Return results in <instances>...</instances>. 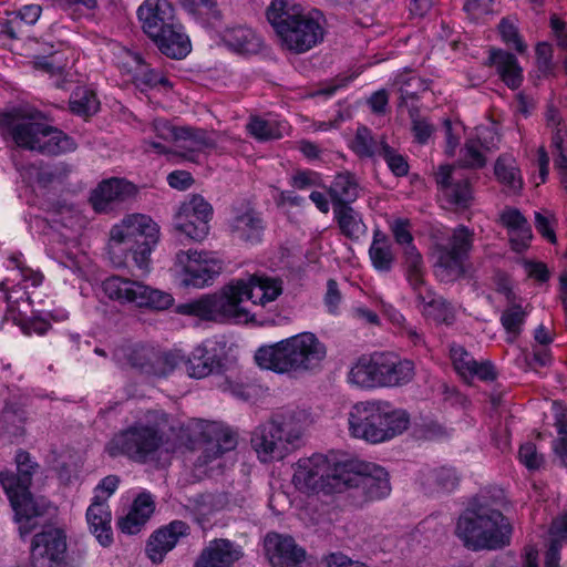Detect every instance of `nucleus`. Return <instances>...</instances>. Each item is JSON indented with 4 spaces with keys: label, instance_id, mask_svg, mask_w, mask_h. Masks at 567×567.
I'll return each mask as SVG.
<instances>
[{
    "label": "nucleus",
    "instance_id": "f257e3e1",
    "mask_svg": "<svg viewBox=\"0 0 567 567\" xmlns=\"http://www.w3.org/2000/svg\"><path fill=\"white\" fill-rule=\"evenodd\" d=\"M284 291L282 280L276 277L252 275L237 279L218 292L206 295L177 306V312L204 320L248 323L254 316L243 306L245 299L265 307L275 301Z\"/></svg>",
    "mask_w": 567,
    "mask_h": 567
},
{
    "label": "nucleus",
    "instance_id": "f03ea898",
    "mask_svg": "<svg viewBox=\"0 0 567 567\" xmlns=\"http://www.w3.org/2000/svg\"><path fill=\"white\" fill-rule=\"evenodd\" d=\"M18 474L10 471L0 473V485L3 488L13 511V522L21 537H27L38 527H47L54 516L55 507L43 496H34L29 491L37 464L29 453L19 451L16 455Z\"/></svg>",
    "mask_w": 567,
    "mask_h": 567
},
{
    "label": "nucleus",
    "instance_id": "7ed1b4c3",
    "mask_svg": "<svg viewBox=\"0 0 567 567\" xmlns=\"http://www.w3.org/2000/svg\"><path fill=\"white\" fill-rule=\"evenodd\" d=\"M266 14L290 51L303 53L323 40L326 19L320 10L306 9L290 0H271Z\"/></svg>",
    "mask_w": 567,
    "mask_h": 567
},
{
    "label": "nucleus",
    "instance_id": "20e7f679",
    "mask_svg": "<svg viewBox=\"0 0 567 567\" xmlns=\"http://www.w3.org/2000/svg\"><path fill=\"white\" fill-rule=\"evenodd\" d=\"M410 425V413L389 401L357 402L348 412L349 434L370 444L390 442L405 433Z\"/></svg>",
    "mask_w": 567,
    "mask_h": 567
},
{
    "label": "nucleus",
    "instance_id": "39448f33",
    "mask_svg": "<svg viewBox=\"0 0 567 567\" xmlns=\"http://www.w3.org/2000/svg\"><path fill=\"white\" fill-rule=\"evenodd\" d=\"M327 346L317 334L303 331L260 347L255 354L256 363L266 370L285 374L318 369L327 358Z\"/></svg>",
    "mask_w": 567,
    "mask_h": 567
},
{
    "label": "nucleus",
    "instance_id": "423d86ee",
    "mask_svg": "<svg viewBox=\"0 0 567 567\" xmlns=\"http://www.w3.org/2000/svg\"><path fill=\"white\" fill-rule=\"evenodd\" d=\"M109 455L126 456L141 464H164L171 455L181 453L182 441L178 443L165 439L157 424L151 420H138L116 433L106 444Z\"/></svg>",
    "mask_w": 567,
    "mask_h": 567
},
{
    "label": "nucleus",
    "instance_id": "0eeeda50",
    "mask_svg": "<svg viewBox=\"0 0 567 567\" xmlns=\"http://www.w3.org/2000/svg\"><path fill=\"white\" fill-rule=\"evenodd\" d=\"M508 518L484 499H477L457 518L455 535L471 550H497L511 544Z\"/></svg>",
    "mask_w": 567,
    "mask_h": 567
},
{
    "label": "nucleus",
    "instance_id": "6e6552de",
    "mask_svg": "<svg viewBox=\"0 0 567 567\" xmlns=\"http://www.w3.org/2000/svg\"><path fill=\"white\" fill-rule=\"evenodd\" d=\"M143 148L146 153L175 156L198 162L200 156L216 146L213 134L198 128L177 127L167 120L155 118L142 128Z\"/></svg>",
    "mask_w": 567,
    "mask_h": 567
},
{
    "label": "nucleus",
    "instance_id": "1a4fd4ad",
    "mask_svg": "<svg viewBox=\"0 0 567 567\" xmlns=\"http://www.w3.org/2000/svg\"><path fill=\"white\" fill-rule=\"evenodd\" d=\"M177 440L182 441L181 454L200 450L194 464L198 476L208 474L215 462L220 465V456L237 446V436L227 425L197 419L181 427Z\"/></svg>",
    "mask_w": 567,
    "mask_h": 567
},
{
    "label": "nucleus",
    "instance_id": "9d476101",
    "mask_svg": "<svg viewBox=\"0 0 567 567\" xmlns=\"http://www.w3.org/2000/svg\"><path fill=\"white\" fill-rule=\"evenodd\" d=\"M343 491H348V497L354 506L362 507L390 495L389 474L377 464L344 461Z\"/></svg>",
    "mask_w": 567,
    "mask_h": 567
},
{
    "label": "nucleus",
    "instance_id": "9b49d317",
    "mask_svg": "<svg viewBox=\"0 0 567 567\" xmlns=\"http://www.w3.org/2000/svg\"><path fill=\"white\" fill-rule=\"evenodd\" d=\"M344 462L323 454L300 458L293 465L292 484L305 494L341 493Z\"/></svg>",
    "mask_w": 567,
    "mask_h": 567
},
{
    "label": "nucleus",
    "instance_id": "f8f14e48",
    "mask_svg": "<svg viewBox=\"0 0 567 567\" xmlns=\"http://www.w3.org/2000/svg\"><path fill=\"white\" fill-rule=\"evenodd\" d=\"M301 436L302 430L296 423L270 420L252 431L250 444L259 462L269 464L287 457Z\"/></svg>",
    "mask_w": 567,
    "mask_h": 567
},
{
    "label": "nucleus",
    "instance_id": "ddd939ff",
    "mask_svg": "<svg viewBox=\"0 0 567 567\" xmlns=\"http://www.w3.org/2000/svg\"><path fill=\"white\" fill-rule=\"evenodd\" d=\"M102 289L109 299L120 305L151 310H166L174 303L173 296L142 281L121 276H111L102 282Z\"/></svg>",
    "mask_w": 567,
    "mask_h": 567
},
{
    "label": "nucleus",
    "instance_id": "4468645a",
    "mask_svg": "<svg viewBox=\"0 0 567 567\" xmlns=\"http://www.w3.org/2000/svg\"><path fill=\"white\" fill-rule=\"evenodd\" d=\"M175 268L183 287L209 286L221 271V262L206 250H181L175 257Z\"/></svg>",
    "mask_w": 567,
    "mask_h": 567
},
{
    "label": "nucleus",
    "instance_id": "2eb2a0df",
    "mask_svg": "<svg viewBox=\"0 0 567 567\" xmlns=\"http://www.w3.org/2000/svg\"><path fill=\"white\" fill-rule=\"evenodd\" d=\"M474 241V233L461 225L454 228L445 243L436 245V275L443 280H453L464 272Z\"/></svg>",
    "mask_w": 567,
    "mask_h": 567
},
{
    "label": "nucleus",
    "instance_id": "dca6fc26",
    "mask_svg": "<svg viewBox=\"0 0 567 567\" xmlns=\"http://www.w3.org/2000/svg\"><path fill=\"white\" fill-rule=\"evenodd\" d=\"M213 206L200 195L182 202L173 215V229L194 241L204 240L209 233Z\"/></svg>",
    "mask_w": 567,
    "mask_h": 567
},
{
    "label": "nucleus",
    "instance_id": "f3484780",
    "mask_svg": "<svg viewBox=\"0 0 567 567\" xmlns=\"http://www.w3.org/2000/svg\"><path fill=\"white\" fill-rule=\"evenodd\" d=\"M7 269L11 271V277L0 281V289L4 290L9 281L18 280L6 295L8 311L19 315H27L32 300L31 296L24 291L29 287H39L43 281V275L27 267L21 255H13L7 260Z\"/></svg>",
    "mask_w": 567,
    "mask_h": 567
},
{
    "label": "nucleus",
    "instance_id": "a211bd4d",
    "mask_svg": "<svg viewBox=\"0 0 567 567\" xmlns=\"http://www.w3.org/2000/svg\"><path fill=\"white\" fill-rule=\"evenodd\" d=\"M186 353L181 349L156 352L154 349L137 346L130 349L128 361L144 373L156 378H166L184 367Z\"/></svg>",
    "mask_w": 567,
    "mask_h": 567
},
{
    "label": "nucleus",
    "instance_id": "6ab92c4d",
    "mask_svg": "<svg viewBox=\"0 0 567 567\" xmlns=\"http://www.w3.org/2000/svg\"><path fill=\"white\" fill-rule=\"evenodd\" d=\"M226 344L223 341L206 340L186 354L184 369L193 379H204L213 373L224 371L226 365Z\"/></svg>",
    "mask_w": 567,
    "mask_h": 567
},
{
    "label": "nucleus",
    "instance_id": "aec40b11",
    "mask_svg": "<svg viewBox=\"0 0 567 567\" xmlns=\"http://www.w3.org/2000/svg\"><path fill=\"white\" fill-rule=\"evenodd\" d=\"M264 551L271 567H305L307 553L296 540L279 533H268L264 538Z\"/></svg>",
    "mask_w": 567,
    "mask_h": 567
},
{
    "label": "nucleus",
    "instance_id": "412c9836",
    "mask_svg": "<svg viewBox=\"0 0 567 567\" xmlns=\"http://www.w3.org/2000/svg\"><path fill=\"white\" fill-rule=\"evenodd\" d=\"M66 550L65 536L61 529L49 526L32 540L33 567H59Z\"/></svg>",
    "mask_w": 567,
    "mask_h": 567
},
{
    "label": "nucleus",
    "instance_id": "4be33fe9",
    "mask_svg": "<svg viewBox=\"0 0 567 567\" xmlns=\"http://www.w3.org/2000/svg\"><path fill=\"white\" fill-rule=\"evenodd\" d=\"M111 240L116 244H140L142 240L157 243L159 238L158 225L147 215L132 214L124 217L111 229Z\"/></svg>",
    "mask_w": 567,
    "mask_h": 567
},
{
    "label": "nucleus",
    "instance_id": "5701e85b",
    "mask_svg": "<svg viewBox=\"0 0 567 567\" xmlns=\"http://www.w3.org/2000/svg\"><path fill=\"white\" fill-rule=\"evenodd\" d=\"M436 183L443 198L457 208H466L473 199L468 177L455 166L442 165L436 173Z\"/></svg>",
    "mask_w": 567,
    "mask_h": 567
},
{
    "label": "nucleus",
    "instance_id": "b1692460",
    "mask_svg": "<svg viewBox=\"0 0 567 567\" xmlns=\"http://www.w3.org/2000/svg\"><path fill=\"white\" fill-rule=\"evenodd\" d=\"M136 14L143 32L150 39L158 37L178 22L175 9L168 0H144Z\"/></svg>",
    "mask_w": 567,
    "mask_h": 567
},
{
    "label": "nucleus",
    "instance_id": "393cba45",
    "mask_svg": "<svg viewBox=\"0 0 567 567\" xmlns=\"http://www.w3.org/2000/svg\"><path fill=\"white\" fill-rule=\"evenodd\" d=\"M546 128L550 133V147L555 155V167L567 192V125L559 110L549 104L545 112Z\"/></svg>",
    "mask_w": 567,
    "mask_h": 567
},
{
    "label": "nucleus",
    "instance_id": "a878e982",
    "mask_svg": "<svg viewBox=\"0 0 567 567\" xmlns=\"http://www.w3.org/2000/svg\"><path fill=\"white\" fill-rule=\"evenodd\" d=\"M228 227L234 238L248 245L259 244L265 231L262 218L249 206L234 208Z\"/></svg>",
    "mask_w": 567,
    "mask_h": 567
},
{
    "label": "nucleus",
    "instance_id": "bb28decb",
    "mask_svg": "<svg viewBox=\"0 0 567 567\" xmlns=\"http://www.w3.org/2000/svg\"><path fill=\"white\" fill-rule=\"evenodd\" d=\"M379 388L401 386L414 377V363L391 353H377Z\"/></svg>",
    "mask_w": 567,
    "mask_h": 567
},
{
    "label": "nucleus",
    "instance_id": "cd10ccee",
    "mask_svg": "<svg viewBox=\"0 0 567 567\" xmlns=\"http://www.w3.org/2000/svg\"><path fill=\"white\" fill-rule=\"evenodd\" d=\"M135 186L122 178H110L103 181L93 190L90 202L95 212L105 213L114 205L126 200L135 195Z\"/></svg>",
    "mask_w": 567,
    "mask_h": 567
},
{
    "label": "nucleus",
    "instance_id": "c85d7f7f",
    "mask_svg": "<svg viewBox=\"0 0 567 567\" xmlns=\"http://www.w3.org/2000/svg\"><path fill=\"white\" fill-rule=\"evenodd\" d=\"M155 511V501L151 493H140L130 505L127 512L118 517V529L127 535L138 534Z\"/></svg>",
    "mask_w": 567,
    "mask_h": 567
},
{
    "label": "nucleus",
    "instance_id": "c756f323",
    "mask_svg": "<svg viewBox=\"0 0 567 567\" xmlns=\"http://www.w3.org/2000/svg\"><path fill=\"white\" fill-rule=\"evenodd\" d=\"M450 357L456 373L465 381H471L474 378L483 381L495 379L493 364L488 361H476L462 346H451Z\"/></svg>",
    "mask_w": 567,
    "mask_h": 567
},
{
    "label": "nucleus",
    "instance_id": "7c9ffc66",
    "mask_svg": "<svg viewBox=\"0 0 567 567\" xmlns=\"http://www.w3.org/2000/svg\"><path fill=\"white\" fill-rule=\"evenodd\" d=\"M241 557L239 545L228 539H214L203 549L195 567H233Z\"/></svg>",
    "mask_w": 567,
    "mask_h": 567
},
{
    "label": "nucleus",
    "instance_id": "2f4dec72",
    "mask_svg": "<svg viewBox=\"0 0 567 567\" xmlns=\"http://www.w3.org/2000/svg\"><path fill=\"white\" fill-rule=\"evenodd\" d=\"M188 526L182 520H174L169 525L155 532L147 543V556L153 563H161L164 556L172 550L181 537L186 536Z\"/></svg>",
    "mask_w": 567,
    "mask_h": 567
},
{
    "label": "nucleus",
    "instance_id": "473e14b6",
    "mask_svg": "<svg viewBox=\"0 0 567 567\" xmlns=\"http://www.w3.org/2000/svg\"><path fill=\"white\" fill-rule=\"evenodd\" d=\"M498 136L493 127L480 126L475 128V137L470 138L463 151V162L467 167L480 168L486 163L484 153L496 147Z\"/></svg>",
    "mask_w": 567,
    "mask_h": 567
},
{
    "label": "nucleus",
    "instance_id": "72a5a7b5",
    "mask_svg": "<svg viewBox=\"0 0 567 567\" xmlns=\"http://www.w3.org/2000/svg\"><path fill=\"white\" fill-rule=\"evenodd\" d=\"M86 520L97 542L104 547L110 546L113 542L112 513L106 499H102L100 496L93 497L86 509Z\"/></svg>",
    "mask_w": 567,
    "mask_h": 567
},
{
    "label": "nucleus",
    "instance_id": "f704fd0d",
    "mask_svg": "<svg viewBox=\"0 0 567 567\" xmlns=\"http://www.w3.org/2000/svg\"><path fill=\"white\" fill-rule=\"evenodd\" d=\"M220 38L228 49L239 54H256L262 47L261 37L247 25L227 27Z\"/></svg>",
    "mask_w": 567,
    "mask_h": 567
},
{
    "label": "nucleus",
    "instance_id": "c9c22d12",
    "mask_svg": "<svg viewBox=\"0 0 567 567\" xmlns=\"http://www.w3.org/2000/svg\"><path fill=\"white\" fill-rule=\"evenodd\" d=\"M43 122L38 113L16 115L10 123V133L14 143L23 148L35 151L39 143Z\"/></svg>",
    "mask_w": 567,
    "mask_h": 567
},
{
    "label": "nucleus",
    "instance_id": "e433bc0d",
    "mask_svg": "<svg viewBox=\"0 0 567 567\" xmlns=\"http://www.w3.org/2000/svg\"><path fill=\"white\" fill-rule=\"evenodd\" d=\"M151 40L163 54L172 59H184L192 51L190 40L179 22L174 23L173 28H168L165 32Z\"/></svg>",
    "mask_w": 567,
    "mask_h": 567
},
{
    "label": "nucleus",
    "instance_id": "4c0bfd02",
    "mask_svg": "<svg viewBox=\"0 0 567 567\" xmlns=\"http://www.w3.org/2000/svg\"><path fill=\"white\" fill-rule=\"evenodd\" d=\"M502 225L507 229L512 248L520 252L532 240V229L526 218L516 208H506L499 216Z\"/></svg>",
    "mask_w": 567,
    "mask_h": 567
},
{
    "label": "nucleus",
    "instance_id": "58836bf2",
    "mask_svg": "<svg viewBox=\"0 0 567 567\" xmlns=\"http://www.w3.org/2000/svg\"><path fill=\"white\" fill-rule=\"evenodd\" d=\"M417 482L429 493H441L453 491L458 477L452 467H423L419 471Z\"/></svg>",
    "mask_w": 567,
    "mask_h": 567
},
{
    "label": "nucleus",
    "instance_id": "ea45409f",
    "mask_svg": "<svg viewBox=\"0 0 567 567\" xmlns=\"http://www.w3.org/2000/svg\"><path fill=\"white\" fill-rule=\"evenodd\" d=\"M416 296L417 307L427 319L435 322L450 324L454 320L453 308L440 297L426 288L423 291H419Z\"/></svg>",
    "mask_w": 567,
    "mask_h": 567
},
{
    "label": "nucleus",
    "instance_id": "a19ab883",
    "mask_svg": "<svg viewBox=\"0 0 567 567\" xmlns=\"http://www.w3.org/2000/svg\"><path fill=\"white\" fill-rule=\"evenodd\" d=\"M489 60L508 87L517 89L520 85L523 70L513 54L501 49H494L491 50Z\"/></svg>",
    "mask_w": 567,
    "mask_h": 567
},
{
    "label": "nucleus",
    "instance_id": "79ce46f5",
    "mask_svg": "<svg viewBox=\"0 0 567 567\" xmlns=\"http://www.w3.org/2000/svg\"><path fill=\"white\" fill-rule=\"evenodd\" d=\"M347 380L349 384L361 389L379 388L377 353L371 357H362L353 363Z\"/></svg>",
    "mask_w": 567,
    "mask_h": 567
},
{
    "label": "nucleus",
    "instance_id": "37998d69",
    "mask_svg": "<svg viewBox=\"0 0 567 567\" xmlns=\"http://www.w3.org/2000/svg\"><path fill=\"white\" fill-rule=\"evenodd\" d=\"M328 193L333 207H337L339 205H350L355 202L360 196L361 187L353 175L343 173L334 177L328 188Z\"/></svg>",
    "mask_w": 567,
    "mask_h": 567
},
{
    "label": "nucleus",
    "instance_id": "c03bdc74",
    "mask_svg": "<svg viewBox=\"0 0 567 567\" xmlns=\"http://www.w3.org/2000/svg\"><path fill=\"white\" fill-rule=\"evenodd\" d=\"M289 128L290 126L286 121L274 116H252L247 124L249 134L259 141L281 138L288 134Z\"/></svg>",
    "mask_w": 567,
    "mask_h": 567
},
{
    "label": "nucleus",
    "instance_id": "a18cd8bd",
    "mask_svg": "<svg viewBox=\"0 0 567 567\" xmlns=\"http://www.w3.org/2000/svg\"><path fill=\"white\" fill-rule=\"evenodd\" d=\"M74 148L75 144L71 137L43 123V130L41 131L35 148L37 152L48 155H58L73 151Z\"/></svg>",
    "mask_w": 567,
    "mask_h": 567
},
{
    "label": "nucleus",
    "instance_id": "49530a36",
    "mask_svg": "<svg viewBox=\"0 0 567 567\" xmlns=\"http://www.w3.org/2000/svg\"><path fill=\"white\" fill-rule=\"evenodd\" d=\"M333 214L341 233L348 238L359 239L367 233L361 214L350 205L333 207Z\"/></svg>",
    "mask_w": 567,
    "mask_h": 567
},
{
    "label": "nucleus",
    "instance_id": "de8ad7c7",
    "mask_svg": "<svg viewBox=\"0 0 567 567\" xmlns=\"http://www.w3.org/2000/svg\"><path fill=\"white\" fill-rule=\"evenodd\" d=\"M405 277L414 293L425 290L427 287L424 280V262L415 246L403 248Z\"/></svg>",
    "mask_w": 567,
    "mask_h": 567
},
{
    "label": "nucleus",
    "instance_id": "09e8293b",
    "mask_svg": "<svg viewBox=\"0 0 567 567\" xmlns=\"http://www.w3.org/2000/svg\"><path fill=\"white\" fill-rule=\"evenodd\" d=\"M565 544H567V514L557 517L551 524L545 567H559L560 549Z\"/></svg>",
    "mask_w": 567,
    "mask_h": 567
},
{
    "label": "nucleus",
    "instance_id": "8fccbe9b",
    "mask_svg": "<svg viewBox=\"0 0 567 567\" xmlns=\"http://www.w3.org/2000/svg\"><path fill=\"white\" fill-rule=\"evenodd\" d=\"M58 261L62 267L69 269L81 279L89 280L94 274V266L91 257L79 249L61 250Z\"/></svg>",
    "mask_w": 567,
    "mask_h": 567
},
{
    "label": "nucleus",
    "instance_id": "3c124183",
    "mask_svg": "<svg viewBox=\"0 0 567 567\" xmlns=\"http://www.w3.org/2000/svg\"><path fill=\"white\" fill-rule=\"evenodd\" d=\"M497 181L509 190L516 193L523 187V177L515 158L511 155H502L494 167Z\"/></svg>",
    "mask_w": 567,
    "mask_h": 567
},
{
    "label": "nucleus",
    "instance_id": "603ef678",
    "mask_svg": "<svg viewBox=\"0 0 567 567\" xmlns=\"http://www.w3.org/2000/svg\"><path fill=\"white\" fill-rule=\"evenodd\" d=\"M369 256L374 269L381 272L391 270L394 255L390 241L378 231L374 234L372 244L369 249Z\"/></svg>",
    "mask_w": 567,
    "mask_h": 567
},
{
    "label": "nucleus",
    "instance_id": "864d4df0",
    "mask_svg": "<svg viewBox=\"0 0 567 567\" xmlns=\"http://www.w3.org/2000/svg\"><path fill=\"white\" fill-rule=\"evenodd\" d=\"M100 102L95 93L84 86L76 87L70 97V109L81 116H91L99 110Z\"/></svg>",
    "mask_w": 567,
    "mask_h": 567
},
{
    "label": "nucleus",
    "instance_id": "5fc2aeb1",
    "mask_svg": "<svg viewBox=\"0 0 567 567\" xmlns=\"http://www.w3.org/2000/svg\"><path fill=\"white\" fill-rule=\"evenodd\" d=\"M181 6L190 14L205 18L212 24L221 19V12L216 0H178Z\"/></svg>",
    "mask_w": 567,
    "mask_h": 567
},
{
    "label": "nucleus",
    "instance_id": "6e6d98bb",
    "mask_svg": "<svg viewBox=\"0 0 567 567\" xmlns=\"http://www.w3.org/2000/svg\"><path fill=\"white\" fill-rule=\"evenodd\" d=\"M386 143L381 138L377 141L373 138L371 132L367 127H359L352 141V150L360 156H375L380 155L381 147Z\"/></svg>",
    "mask_w": 567,
    "mask_h": 567
},
{
    "label": "nucleus",
    "instance_id": "4d7b16f0",
    "mask_svg": "<svg viewBox=\"0 0 567 567\" xmlns=\"http://www.w3.org/2000/svg\"><path fill=\"white\" fill-rule=\"evenodd\" d=\"M555 426L558 437L553 442L554 452L561 458H567V409L560 403H553Z\"/></svg>",
    "mask_w": 567,
    "mask_h": 567
},
{
    "label": "nucleus",
    "instance_id": "13d9d810",
    "mask_svg": "<svg viewBox=\"0 0 567 567\" xmlns=\"http://www.w3.org/2000/svg\"><path fill=\"white\" fill-rule=\"evenodd\" d=\"M27 413L23 409L6 406L0 415V427L7 433L19 436L24 433Z\"/></svg>",
    "mask_w": 567,
    "mask_h": 567
},
{
    "label": "nucleus",
    "instance_id": "bf43d9fd",
    "mask_svg": "<svg viewBox=\"0 0 567 567\" xmlns=\"http://www.w3.org/2000/svg\"><path fill=\"white\" fill-rule=\"evenodd\" d=\"M526 312L522 306L514 305L507 308L502 317L501 321L504 329L507 332V340L513 342L516 337L520 333L522 327L525 322Z\"/></svg>",
    "mask_w": 567,
    "mask_h": 567
},
{
    "label": "nucleus",
    "instance_id": "052dcab7",
    "mask_svg": "<svg viewBox=\"0 0 567 567\" xmlns=\"http://www.w3.org/2000/svg\"><path fill=\"white\" fill-rule=\"evenodd\" d=\"M498 31L503 42L517 52L523 53L526 50V44L518 33L516 22L511 18H504L498 24Z\"/></svg>",
    "mask_w": 567,
    "mask_h": 567
},
{
    "label": "nucleus",
    "instance_id": "680f3d73",
    "mask_svg": "<svg viewBox=\"0 0 567 567\" xmlns=\"http://www.w3.org/2000/svg\"><path fill=\"white\" fill-rule=\"evenodd\" d=\"M133 80L138 85H145L147 87H156L158 85L164 89L172 87V84L166 76H164L159 71L150 69L144 62L133 76Z\"/></svg>",
    "mask_w": 567,
    "mask_h": 567
},
{
    "label": "nucleus",
    "instance_id": "e2e57ef3",
    "mask_svg": "<svg viewBox=\"0 0 567 567\" xmlns=\"http://www.w3.org/2000/svg\"><path fill=\"white\" fill-rule=\"evenodd\" d=\"M113 49L118 68L133 78L143 63L141 55L117 44Z\"/></svg>",
    "mask_w": 567,
    "mask_h": 567
},
{
    "label": "nucleus",
    "instance_id": "0e129e2a",
    "mask_svg": "<svg viewBox=\"0 0 567 567\" xmlns=\"http://www.w3.org/2000/svg\"><path fill=\"white\" fill-rule=\"evenodd\" d=\"M157 243H151L148 238L142 240L140 244L130 246L133 254V260L135 266L144 271L148 272L151 267V254Z\"/></svg>",
    "mask_w": 567,
    "mask_h": 567
},
{
    "label": "nucleus",
    "instance_id": "69168bd1",
    "mask_svg": "<svg viewBox=\"0 0 567 567\" xmlns=\"http://www.w3.org/2000/svg\"><path fill=\"white\" fill-rule=\"evenodd\" d=\"M52 221L58 226L65 227L68 229H79L83 225V218L81 214L72 207H62L54 216Z\"/></svg>",
    "mask_w": 567,
    "mask_h": 567
},
{
    "label": "nucleus",
    "instance_id": "338daca9",
    "mask_svg": "<svg viewBox=\"0 0 567 567\" xmlns=\"http://www.w3.org/2000/svg\"><path fill=\"white\" fill-rule=\"evenodd\" d=\"M379 156L384 158L389 168L396 176H403L408 173L409 166L403 156L396 154L388 144L381 147V153Z\"/></svg>",
    "mask_w": 567,
    "mask_h": 567
},
{
    "label": "nucleus",
    "instance_id": "774afa93",
    "mask_svg": "<svg viewBox=\"0 0 567 567\" xmlns=\"http://www.w3.org/2000/svg\"><path fill=\"white\" fill-rule=\"evenodd\" d=\"M518 458L523 465H525L528 470H538L543 463V455L537 452L536 446L527 442L519 447Z\"/></svg>",
    "mask_w": 567,
    "mask_h": 567
}]
</instances>
